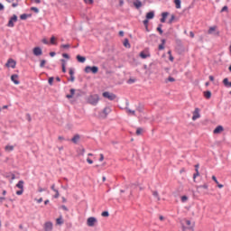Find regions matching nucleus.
Listing matches in <instances>:
<instances>
[{"instance_id":"obj_62","label":"nucleus","mask_w":231,"mask_h":231,"mask_svg":"<svg viewBox=\"0 0 231 231\" xmlns=\"http://www.w3.org/2000/svg\"><path fill=\"white\" fill-rule=\"evenodd\" d=\"M70 95L73 97V95H75V88H71L70 89Z\"/></svg>"},{"instance_id":"obj_53","label":"nucleus","mask_w":231,"mask_h":231,"mask_svg":"<svg viewBox=\"0 0 231 231\" xmlns=\"http://www.w3.org/2000/svg\"><path fill=\"white\" fill-rule=\"evenodd\" d=\"M26 118L28 122H32V116H30V114H26Z\"/></svg>"},{"instance_id":"obj_24","label":"nucleus","mask_w":231,"mask_h":231,"mask_svg":"<svg viewBox=\"0 0 231 231\" xmlns=\"http://www.w3.org/2000/svg\"><path fill=\"white\" fill-rule=\"evenodd\" d=\"M212 180L217 185L218 189H223V184H219V181H217V178H216L215 175L212 176Z\"/></svg>"},{"instance_id":"obj_52","label":"nucleus","mask_w":231,"mask_h":231,"mask_svg":"<svg viewBox=\"0 0 231 231\" xmlns=\"http://www.w3.org/2000/svg\"><path fill=\"white\" fill-rule=\"evenodd\" d=\"M24 192V189H20L16 191L17 196H21Z\"/></svg>"},{"instance_id":"obj_46","label":"nucleus","mask_w":231,"mask_h":231,"mask_svg":"<svg viewBox=\"0 0 231 231\" xmlns=\"http://www.w3.org/2000/svg\"><path fill=\"white\" fill-rule=\"evenodd\" d=\"M220 12L221 14H223V12H228V6L225 5Z\"/></svg>"},{"instance_id":"obj_21","label":"nucleus","mask_w":231,"mask_h":231,"mask_svg":"<svg viewBox=\"0 0 231 231\" xmlns=\"http://www.w3.org/2000/svg\"><path fill=\"white\" fill-rule=\"evenodd\" d=\"M76 59H77L78 62H81V63L86 62V57H84V56L78 55V56L76 57Z\"/></svg>"},{"instance_id":"obj_25","label":"nucleus","mask_w":231,"mask_h":231,"mask_svg":"<svg viewBox=\"0 0 231 231\" xmlns=\"http://www.w3.org/2000/svg\"><path fill=\"white\" fill-rule=\"evenodd\" d=\"M223 84L226 88H231V82L228 81V78L224 79Z\"/></svg>"},{"instance_id":"obj_33","label":"nucleus","mask_w":231,"mask_h":231,"mask_svg":"<svg viewBox=\"0 0 231 231\" xmlns=\"http://www.w3.org/2000/svg\"><path fill=\"white\" fill-rule=\"evenodd\" d=\"M152 196L155 198L156 201H160V195L158 194V191H152Z\"/></svg>"},{"instance_id":"obj_2","label":"nucleus","mask_w":231,"mask_h":231,"mask_svg":"<svg viewBox=\"0 0 231 231\" xmlns=\"http://www.w3.org/2000/svg\"><path fill=\"white\" fill-rule=\"evenodd\" d=\"M99 101H100V97L98 96V94L90 95L87 98V102L88 104H90V106H97Z\"/></svg>"},{"instance_id":"obj_29","label":"nucleus","mask_w":231,"mask_h":231,"mask_svg":"<svg viewBox=\"0 0 231 231\" xmlns=\"http://www.w3.org/2000/svg\"><path fill=\"white\" fill-rule=\"evenodd\" d=\"M139 57H141V59H147V57H151V55L150 54H146L143 51H141L140 54H139Z\"/></svg>"},{"instance_id":"obj_16","label":"nucleus","mask_w":231,"mask_h":231,"mask_svg":"<svg viewBox=\"0 0 231 231\" xmlns=\"http://www.w3.org/2000/svg\"><path fill=\"white\" fill-rule=\"evenodd\" d=\"M109 113H111V107L106 106L103 109V115L105 116V118L107 117V115H109Z\"/></svg>"},{"instance_id":"obj_47","label":"nucleus","mask_w":231,"mask_h":231,"mask_svg":"<svg viewBox=\"0 0 231 231\" xmlns=\"http://www.w3.org/2000/svg\"><path fill=\"white\" fill-rule=\"evenodd\" d=\"M188 199H189V197H187L185 195L181 197L182 203H185V201H187Z\"/></svg>"},{"instance_id":"obj_6","label":"nucleus","mask_w":231,"mask_h":231,"mask_svg":"<svg viewBox=\"0 0 231 231\" xmlns=\"http://www.w3.org/2000/svg\"><path fill=\"white\" fill-rule=\"evenodd\" d=\"M14 23H17V15L16 14H14L10 18V20H9V22L7 23L8 28H14V26H15V24Z\"/></svg>"},{"instance_id":"obj_58","label":"nucleus","mask_w":231,"mask_h":231,"mask_svg":"<svg viewBox=\"0 0 231 231\" xmlns=\"http://www.w3.org/2000/svg\"><path fill=\"white\" fill-rule=\"evenodd\" d=\"M137 111H139V113H142V111H143V108L142 106H137Z\"/></svg>"},{"instance_id":"obj_8","label":"nucleus","mask_w":231,"mask_h":231,"mask_svg":"<svg viewBox=\"0 0 231 231\" xmlns=\"http://www.w3.org/2000/svg\"><path fill=\"white\" fill-rule=\"evenodd\" d=\"M32 53L35 57H41L42 55V49L41 47H34Z\"/></svg>"},{"instance_id":"obj_5","label":"nucleus","mask_w":231,"mask_h":231,"mask_svg":"<svg viewBox=\"0 0 231 231\" xmlns=\"http://www.w3.org/2000/svg\"><path fill=\"white\" fill-rule=\"evenodd\" d=\"M6 68H12L13 69H15V66H17V62L14 59H9L7 62L5 63Z\"/></svg>"},{"instance_id":"obj_44","label":"nucleus","mask_w":231,"mask_h":231,"mask_svg":"<svg viewBox=\"0 0 231 231\" xmlns=\"http://www.w3.org/2000/svg\"><path fill=\"white\" fill-rule=\"evenodd\" d=\"M134 82H136V79H129L128 81H127V84H134Z\"/></svg>"},{"instance_id":"obj_32","label":"nucleus","mask_w":231,"mask_h":231,"mask_svg":"<svg viewBox=\"0 0 231 231\" xmlns=\"http://www.w3.org/2000/svg\"><path fill=\"white\" fill-rule=\"evenodd\" d=\"M5 150L7 151L8 152H12V151H14V145H6L5 147Z\"/></svg>"},{"instance_id":"obj_19","label":"nucleus","mask_w":231,"mask_h":231,"mask_svg":"<svg viewBox=\"0 0 231 231\" xmlns=\"http://www.w3.org/2000/svg\"><path fill=\"white\" fill-rule=\"evenodd\" d=\"M168 15H169V13L163 12V13L162 14L161 23H165V21H166Z\"/></svg>"},{"instance_id":"obj_15","label":"nucleus","mask_w":231,"mask_h":231,"mask_svg":"<svg viewBox=\"0 0 231 231\" xmlns=\"http://www.w3.org/2000/svg\"><path fill=\"white\" fill-rule=\"evenodd\" d=\"M51 190H53V192L55 193L53 195V198L57 199L59 198V189H55V184H52L51 187Z\"/></svg>"},{"instance_id":"obj_7","label":"nucleus","mask_w":231,"mask_h":231,"mask_svg":"<svg viewBox=\"0 0 231 231\" xmlns=\"http://www.w3.org/2000/svg\"><path fill=\"white\" fill-rule=\"evenodd\" d=\"M103 97L104 98H107L108 100H115L116 98V95L107 91L103 93Z\"/></svg>"},{"instance_id":"obj_27","label":"nucleus","mask_w":231,"mask_h":231,"mask_svg":"<svg viewBox=\"0 0 231 231\" xmlns=\"http://www.w3.org/2000/svg\"><path fill=\"white\" fill-rule=\"evenodd\" d=\"M125 48H131V43H129V39H125L124 42H123Z\"/></svg>"},{"instance_id":"obj_12","label":"nucleus","mask_w":231,"mask_h":231,"mask_svg":"<svg viewBox=\"0 0 231 231\" xmlns=\"http://www.w3.org/2000/svg\"><path fill=\"white\" fill-rule=\"evenodd\" d=\"M19 76L14 74L11 76V80L12 82H14V84H15L16 86H19V84H21V81H19Z\"/></svg>"},{"instance_id":"obj_26","label":"nucleus","mask_w":231,"mask_h":231,"mask_svg":"<svg viewBox=\"0 0 231 231\" xmlns=\"http://www.w3.org/2000/svg\"><path fill=\"white\" fill-rule=\"evenodd\" d=\"M204 97H205V98H207L208 100L210 99L211 97H212V92H210L209 90L205 91V92H204Z\"/></svg>"},{"instance_id":"obj_38","label":"nucleus","mask_w":231,"mask_h":231,"mask_svg":"<svg viewBox=\"0 0 231 231\" xmlns=\"http://www.w3.org/2000/svg\"><path fill=\"white\" fill-rule=\"evenodd\" d=\"M142 133H143V128H137L135 134H137V136H140V134H142Z\"/></svg>"},{"instance_id":"obj_14","label":"nucleus","mask_w":231,"mask_h":231,"mask_svg":"<svg viewBox=\"0 0 231 231\" xmlns=\"http://www.w3.org/2000/svg\"><path fill=\"white\" fill-rule=\"evenodd\" d=\"M199 176V164L195 165V173L193 174V180L196 181V178Z\"/></svg>"},{"instance_id":"obj_63","label":"nucleus","mask_w":231,"mask_h":231,"mask_svg":"<svg viewBox=\"0 0 231 231\" xmlns=\"http://www.w3.org/2000/svg\"><path fill=\"white\" fill-rule=\"evenodd\" d=\"M99 162H104V155L102 153H100Z\"/></svg>"},{"instance_id":"obj_36","label":"nucleus","mask_w":231,"mask_h":231,"mask_svg":"<svg viewBox=\"0 0 231 231\" xmlns=\"http://www.w3.org/2000/svg\"><path fill=\"white\" fill-rule=\"evenodd\" d=\"M162 26H163L162 23H160L157 27V32H159L160 35L163 34V30H162Z\"/></svg>"},{"instance_id":"obj_39","label":"nucleus","mask_w":231,"mask_h":231,"mask_svg":"<svg viewBox=\"0 0 231 231\" xmlns=\"http://www.w3.org/2000/svg\"><path fill=\"white\" fill-rule=\"evenodd\" d=\"M101 216H102L103 217H109V212H108V211H103V212L101 213Z\"/></svg>"},{"instance_id":"obj_55","label":"nucleus","mask_w":231,"mask_h":231,"mask_svg":"<svg viewBox=\"0 0 231 231\" xmlns=\"http://www.w3.org/2000/svg\"><path fill=\"white\" fill-rule=\"evenodd\" d=\"M175 80H176V79H175L174 78H172V77H169V78H168V81H169V82H175Z\"/></svg>"},{"instance_id":"obj_45","label":"nucleus","mask_w":231,"mask_h":231,"mask_svg":"<svg viewBox=\"0 0 231 231\" xmlns=\"http://www.w3.org/2000/svg\"><path fill=\"white\" fill-rule=\"evenodd\" d=\"M86 5H93L94 0H83Z\"/></svg>"},{"instance_id":"obj_35","label":"nucleus","mask_w":231,"mask_h":231,"mask_svg":"<svg viewBox=\"0 0 231 231\" xmlns=\"http://www.w3.org/2000/svg\"><path fill=\"white\" fill-rule=\"evenodd\" d=\"M127 113H130L131 115H133V116H136V112L134 110H131V108L129 107H125Z\"/></svg>"},{"instance_id":"obj_51","label":"nucleus","mask_w":231,"mask_h":231,"mask_svg":"<svg viewBox=\"0 0 231 231\" xmlns=\"http://www.w3.org/2000/svg\"><path fill=\"white\" fill-rule=\"evenodd\" d=\"M69 73L70 77L75 76V71L73 70V69H69Z\"/></svg>"},{"instance_id":"obj_3","label":"nucleus","mask_w":231,"mask_h":231,"mask_svg":"<svg viewBox=\"0 0 231 231\" xmlns=\"http://www.w3.org/2000/svg\"><path fill=\"white\" fill-rule=\"evenodd\" d=\"M120 194L123 198H131L132 194H133V190L131 189V188L126 187L124 189L120 190Z\"/></svg>"},{"instance_id":"obj_59","label":"nucleus","mask_w":231,"mask_h":231,"mask_svg":"<svg viewBox=\"0 0 231 231\" xmlns=\"http://www.w3.org/2000/svg\"><path fill=\"white\" fill-rule=\"evenodd\" d=\"M169 60H171V62H174V57L172 55H170Z\"/></svg>"},{"instance_id":"obj_48","label":"nucleus","mask_w":231,"mask_h":231,"mask_svg":"<svg viewBox=\"0 0 231 231\" xmlns=\"http://www.w3.org/2000/svg\"><path fill=\"white\" fill-rule=\"evenodd\" d=\"M159 51L165 50V45L163 43H161L158 47Z\"/></svg>"},{"instance_id":"obj_11","label":"nucleus","mask_w":231,"mask_h":231,"mask_svg":"<svg viewBox=\"0 0 231 231\" xmlns=\"http://www.w3.org/2000/svg\"><path fill=\"white\" fill-rule=\"evenodd\" d=\"M198 118H201V115H199V108H195L193 111L192 120L196 121Z\"/></svg>"},{"instance_id":"obj_1","label":"nucleus","mask_w":231,"mask_h":231,"mask_svg":"<svg viewBox=\"0 0 231 231\" xmlns=\"http://www.w3.org/2000/svg\"><path fill=\"white\" fill-rule=\"evenodd\" d=\"M182 231H194V226H196V222H191L186 218L180 220Z\"/></svg>"},{"instance_id":"obj_64","label":"nucleus","mask_w":231,"mask_h":231,"mask_svg":"<svg viewBox=\"0 0 231 231\" xmlns=\"http://www.w3.org/2000/svg\"><path fill=\"white\" fill-rule=\"evenodd\" d=\"M70 82H75V76H70Z\"/></svg>"},{"instance_id":"obj_34","label":"nucleus","mask_w":231,"mask_h":231,"mask_svg":"<svg viewBox=\"0 0 231 231\" xmlns=\"http://www.w3.org/2000/svg\"><path fill=\"white\" fill-rule=\"evenodd\" d=\"M57 225H63L64 220H62V216H60L59 218L56 219Z\"/></svg>"},{"instance_id":"obj_4","label":"nucleus","mask_w":231,"mask_h":231,"mask_svg":"<svg viewBox=\"0 0 231 231\" xmlns=\"http://www.w3.org/2000/svg\"><path fill=\"white\" fill-rule=\"evenodd\" d=\"M84 71H85V73H93L94 75H96V73H98V67L87 66V67H85Z\"/></svg>"},{"instance_id":"obj_37","label":"nucleus","mask_w":231,"mask_h":231,"mask_svg":"<svg viewBox=\"0 0 231 231\" xmlns=\"http://www.w3.org/2000/svg\"><path fill=\"white\" fill-rule=\"evenodd\" d=\"M215 30H216V26L210 27V28L208 29V33L209 35H212V33H214Z\"/></svg>"},{"instance_id":"obj_42","label":"nucleus","mask_w":231,"mask_h":231,"mask_svg":"<svg viewBox=\"0 0 231 231\" xmlns=\"http://www.w3.org/2000/svg\"><path fill=\"white\" fill-rule=\"evenodd\" d=\"M45 64H46V60H42L41 63H40V68H44Z\"/></svg>"},{"instance_id":"obj_28","label":"nucleus","mask_w":231,"mask_h":231,"mask_svg":"<svg viewBox=\"0 0 231 231\" xmlns=\"http://www.w3.org/2000/svg\"><path fill=\"white\" fill-rule=\"evenodd\" d=\"M61 60V68H62V71L63 73H66V60L62 59Z\"/></svg>"},{"instance_id":"obj_22","label":"nucleus","mask_w":231,"mask_h":231,"mask_svg":"<svg viewBox=\"0 0 231 231\" xmlns=\"http://www.w3.org/2000/svg\"><path fill=\"white\" fill-rule=\"evenodd\" d=\"M28 17H32V14H23L20 15V19L22 21H26L28 19Z\"/></svg>"},{"instance_id":"obj_56","label":"nucleus","mask_w":231,"mask_h":231,"mask_svg":"<svg viewBox=\"0 0 231 231\" xmlns=\"http://www.w3.org/2000/svg\"><path fill=\"white\" fill-rule=\"evenodd\" d=\"M87 162L89 163V165H93V160L87 158Z\"/></svg>"},{"instance_id":"obj_9","label":"nucleus","mask_w":231,"mask_h":231,"mask_svg":"<svg viewBox=\"0 0 231 231\" xmlns=\"http://www.w3.org/2000/svg\"><path fill=\"white\" fill-rule=\"evenodd\" d=\"M96 223H97V218L95 217H90L87 220L88 226H95Z\"/></svg>"},{"instance_id":"obj_23","label":"nucleus","mask_w":231,"mask_h":231,"mask_svg":"<svg viewBox=\"0 0 231 231\" xmlns=\"http://www.w3.org/2000/svg\"><path fill=\"white\" fill-rule=\"evenodd\" d=\"M16 187L20 189L24 190V181L23 180H19L18 183L16 184Z\"/></svg>"},{"instance_id":"obj_43","label":"nucleus","mask_w":231,"mask_h":231,"mask_svg":"<svg viewBox=\"0 0 231 231\" xmlns=\"http://www.w3.org/2000/svg\"><path fill=\"white\" fill-rule=\"evenodd\" d=\"M70 46H71V45H69V44H62V45L60 46V48H63L64 50H68L69 48H70Z\"/></svg>"},{"instance_id":"obj_57","label":"nucleus","mask_w":231,"mask_h":231,"mask_svg":"<svg viewBox=\"0 0 231 231\" xmlns=\"http://www.w3.org/2000/svg\"><path fill=\"white\" fill-rule=\"evenodd\" d=\"M62 57H64V59H69V54L68 53H63Z\"/></svg>"},{"instance_id":"obj_60","label":"nucleus","mask_w":231,"mask_h":231,"mask_svg":"<svg viewBox=\"0 0 231 231\" xmlns=\"http://www.w3.org/2000/svg\"><path fill=\"white\" fill-rule=\"evenodd\" d=\"M55 55H57V53H56L55 51L50 52V56H51V57H55Z\"/></svg>"},{"instance_id":"obj_50","label":"nucleus","mask_w":231,"mask_h":231,"mask_svg":"<svg viewBox=\"0 0 231 231\" xmlns=\"http://www.w3.org/2000/svg\"><path fill=\"white\" fill-rule=\"evenodd\" d=\"M53 80H54L53 77H51V78L49 79V85H50V86H53Z\"/></svg>"},{"instance_id":"obj_31","label":"nucleus","mask_w":231,"mask_h":231,"mask_svg":"<svg viewBox=\"0 0 231 231\" xmlns=\"http://www.w3.org/2000/svg\"><path fill=\"white\" fill-rule=\"evenodd\" d=\"M143 25L145 26V30L146 32H149V20H147V18L145 20H143Z\"/></svg>"},{"instance_id":"obj_10","label":"nucleus","mask_w":231,"mask_h":231,"mask_svg":"<svg viewBox=\"0 0 231 231\" xmlns=\"http://www.w3.org/2000/svg\"><path fill=\"white\" fill-rule=\"evenodd\" d=\"M43 228L45 231H52L53 230V223L51 221L45 222Z\"/></svg>"},{"instance_id":"obj_40","label":"nucleus","mask_w":231,"mask_h":231,"mask_svg":"<svg viewBox=\"0 0 231 231\" xmlns=\"http://www.w3.org/2000/svg\"><path fill=\"white\" fill-rule=\"evenodd\" d=\"M175 19H176V16H175L174 14H172V15L171 16V19L168 21V23H169V24H172V22H173Z\"/></svg>"},{"instance_id":"obj_20","label":"nucleus","mask_w":231,"mask_h":231,"mask_svg":"<svg viewBox=\"0 0 231 231\" xmlns=\"http://www.w3.org/2000/svg\"><path fill=\"white\" fill-rule=\"evenodd\" d=\"M79 140H80V135L79 134H76L73 136V138L71 139V142L73 143H79Z\"/></svg>"},{"instance_id":"obj_18","label":"nucleus","mask_w":231,"mask_h":231,"mask_svg":"<svg viewBox=\"0 0 231 231\" xmlns=\"http://www.w3.org/2000/svg\"><path fill=\"white\" fill-rule=\"evenodd\" d=\"M146 19L149 21L150 19H154V11H151L146 14Z\"/></svg>"},{"instance_id":"obj_49","label":"nucleus","mask_w":231,"mask_h":231,"mask_svg":"<svg viewBox=\"0 0 231 231\" xmlns=\"http://www.w3.org/2000/svg\"><path fill=\"white\" fill-rule=\"evenodd\" d=\"M51 44H54V45L57 44V42H55V36H52V37L51 38Z\"/></svg>"},{"instance_id":"obj_41","label":"nucleus","mask_w":231,"mask_h":231,"mask_svg":"<svg viewBox=\"0 0 231 231\" xmlns=\"http://www.w3.org/2000/svg\"><path fill=\"white\" fill-rule=\"evenodd\" d=\"M31 11L34 12L35 14H39V8L37 7H31Z\"/></svg>"},{"instance_id":"obj_54","label":"nucleus","mask_w":231,"mask_h":231,"mask_svg":"<svg viewBox=\"0 0 231 231\" xmlns=\"http://www.w3.org/2000/svg\"><path fill=\"white\" fill-rule=\"evenodd\" d=\"M46 190H47L46 188H39V189H38V192H44V191H46Z\"/></svg>"},{"instance_id":"obj_61","label":"nucleus","mask_w":231,"mask_h":231,"mask_svg":"<svg viewBox=\"0 0 231 231\" xmlns=\"http://www.w3.org/2000/svg\"><path fill=\"white\" fill-rule=\"evenodd\" d=\"M4 201H6V199L4 197H0V203H3Z\"/></svg>"},{"instance_id":"obj_30","label":"nucleus","mask_w":231,"mask_h":231,"mask_svg":"<svg viewBox=\"0 0 231 231\" xmlns=\"http://www.w3.org/2000/svg\"><path fill=\"white\" fill-rule=\"evenodd\" d=\"M174 4L177 9L181 8V0H174Z\"/></svg>"},{"instance_id":"obj_13","label":"nucleus","mask_w":231,"mask_h":231,"mask_svg":"<svg viewBox=\"0 0 231 231\" xmlns=\"http://www.w3.org/2000/svg\"><path fill=\"white\" fill-rule=\"evenodd\" d=\"M224 131H225V128H223L222 125H218L214 129L213 133H214V134H219L220 133H223Z\"/></svg>"},{"instance_id":"obj_17","label":"nucleus","mask_w":231,"mask_h":231,"mask_svg":"<svg viewBox=\"0 0 231 231\" xmlns=\"http://www.w3.org/2000/svg\"><path fill=\"white\" fill-rule=\"evenodd\" d=\"M134 6H135V8H136L137 10H139V8H142V1H140V0H135V1L134 2Z\"/></svg>"}]
</instances>
